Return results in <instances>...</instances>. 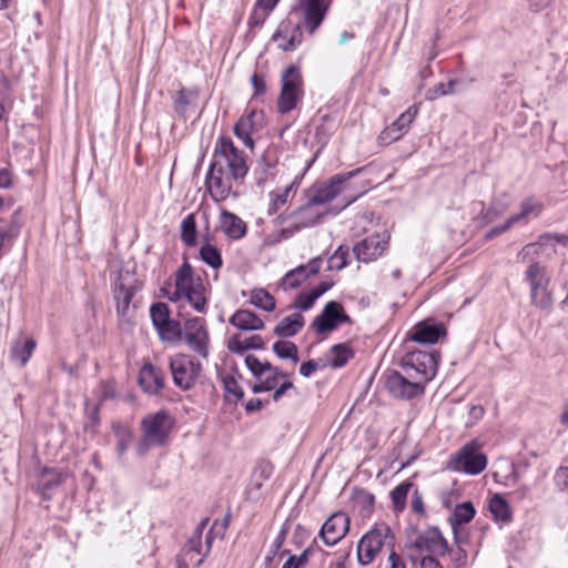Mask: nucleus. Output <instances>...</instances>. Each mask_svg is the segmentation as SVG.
<instances>
[{"mask_svg":"<svg viewBox=\"0 0 568 568\" xmlns=\"http://www.w3.org/2000/svg\"><path fill=\"white\" fill-rule=\"evenodd\" d=\"M489 510L497 521L507 523L511 519V510L507 500L499 494L494 495L489 500Z\"/></svg>","mask_w":568,"mask_h":568,"instance_id":"f704fd0d","label":"nucleus"},{"mask_svg":"<svg viewBox=\"0 0 568 568\" xmlns=\"http://www.w3.org/2000/svg\"><path fill=\"white\" fill-rule=\"evenodd\" d=\"M316 217H317L316 215H313V216L308 217L307 220H300V221H296L294 219L293 223H291L287 227L282 229L280 231V236L282 239L286 240L303 229H307V227H312V226L316 225Z\"/></svg>","mask_w":568,"mask_h":568,"instance_id":"de8ad7c7","label":"nucleus"},{"mask_svg":"<svg viewBox=\"0 0 568 568\" xmlns=\"http://www.w3.org/2000/svg\"><path fill=\"white\" fill-rule=\"evenodd\" d=\"M265 342L260 335H252L246 338H242L241 335H233L229 341V349L232 353L243 354L248 349H263Z\"/></svg>","mask_w":568,"mask_h":568,"instance_id":"c85d7f7f","label":"nucleus"},{"mask_svg":"<svg viewBox=\"0 0 568 568\" xmlns=\"http://www.w3.org/2000/svg\"><path fill=\"white\" fill-rule=\"evenodd\" d=\"M173 424L174 419L165 409L146 415L141 422L142 436L136 447L138 455L144 456L151 447L165 445Z\"/></svg>","mask_w":568,"mask_h":568,"instance_id":"f03ea898","label":"nucleus"},{"mask_svg":"<svg viewBox=\"0 0 568 568\" xmlns=\"http://www.w3.org/2000/svg\"><path fill=\"white\" fill-rule=\"evenodd\" d=\"M36 346L37 343L31 337L24 341H17L10 349V356L12 361L18 362L21 366H24L30 359Z\"/></svg>","mask_w":568,"mask_h":568,"instance_id":"2f4dec72","label":"nucleus"},{"mask_svg":"<svg viewBox=\"0 0 568 568\" xmlns=\"http://www.w3.org/2000/svg\"><path fill=\"white\" fill-rule=\"evenodd\" d=\"M139 384L145 393L156 395L165 386L164 372L160 367L146 363L140 369Z\"/></svg>","mask_w":568,"mask_h":568,"instance_id":"5701e85b","label":"nucleus"},{"mask_svg":"<svg viewBox=\"0 0 568 568\" xmlns=\"http://www.w3.org/2000/svg\"><path fill=\"white\" fill-rule=\"evenodd\" d=\"M385 387L393 397L403 400L417 398L426 389V386L419 381L397 371L388 372L385 375Z\"/></svg>","mask_w":568,"mask_h":568,"instance_id":"f8f14e48","label":"nucleus"},{"mask_svg":"<svg viewBox=\"0 0 568 568\" xmlns=\"http://www.w3.org/2000/svg\"><path fill=\"white\" fill-rule=\"evenodd\" d=\"M446 327L435 318H426L416 323L406 334L405 342L435 344L446 335Z\"/></svg>","mask_w":568,"mask_h":568,"instance_id":"f3484780","label":"nucleus"},{"mask_svg":"<svg viewBox=\"0 0 568 568\" xmlns=\"http://www.w3.org/2000/svg\"><path fill=\"white\" fill-rule=\"evenodd\" d=\"M142 287L139 280L131 273L120 272L113 284V297L115 301L116 314L121 320L131 317L130 307L132 300Z\"/></svg>","mask_w":568,"mask_h":568,"instance_id":"9d476101","label":"nucleus"},{"mask_svg":"<svg viewBox=\"0 0 568 568\" xmlns=\"http://www.w3.org/2000/svg\"><path fill=\"white\" fill-rule=\"evenodd\" d=\"M413 487V483L409 480H405L397 485L390 491V499L393 503V510L395 513H402L406 508V499L410 488Z\"/></svg>","mask_w":568,"mask_h":568,"instance_id":"58836bf2","label":"nucleus"},{"mask_svg":"<svg viewBox=\"0 0 568 568\" xmlns=\"http://www.w3.org/2000/svg\"><path fill=\"white\" fill-rule=\"evenodd\" d=\"M209 521H210V518H207V517L203 518L199 523V525L196 526V528L194 529L192 536L187 539V541H194V544L202 545V536H203L205 528L207 527Z\"/></svg>","mask_w":568,"mask_h":568,"instance_id":"69168bd1","label":"nucleus"},{"mask_svg":"<svg viewBox=\"0 0 568 568\" xmlns=\"http://www.w3.org/2000/svg\"><path fill=\"white\" fill-rule=\"evenodd\" d=\"M251 303L265 312L275 310V298L264 288H255L251 294Z\"/></svg>","mask_w":568,"mask_h":568,"instance_id":"a19ab883","label":"nucleus"},{"mask_svg":"<svg viewBox=\"0 0 568 568\" xmlns=\"http://www.w3.org/2000/svg\"><path fill=\"white\" fill-rule=\"evenodd\" d=\"M273 352L281 359H291L294 363L300 361L297 346L290 341H277L273 344Z\"/></svg>","mask_w":568,"mask_h":568,"instance_id":"79ce46f5","label":"nucleus"},{"mask_svg":"<svg viewBox=\"0 0 568 568\" xmlns=\"http://www.w3.org/2000/svg\"><path fill=\"white\" fill-rule=\"evenodd\" d=\"M245 365L255 378L261 379L263 376L262 362L255 355H247L245 357Z\"/></svg>","mask_w":568,"mask_h":568,"instance_id":"052dcab7","label":"nucleus"},{"mask_svg":"<svg viewBox=\"0 0 568 568\" xmlns=\"http://www.w3.org/2000/svg\"><path fill=\"white\" fill-rule=\"evenodd\" d=\"M257 118H263L262 111L251 110L247 114L242 115L234 125V134L236 136L252 134L261 125Z\"/></svg>","mask_w":568,"mask_h":568,"instance_id":"c756f323","label":"nucleus"},{"mask_svg":"<svg viewBox=\"0 0 568 568\" xmlns=\"http://www.w3.org/2000/svg\"><path fill=\"white\" fill-rule=\"evenodd\" d=\"M313 206H315V205L308 204V201H307L306 204L302 205L293 213V215H292L293 219H295L296 221H300V220H307L308 217L316 215L317 216L316 224L320 223L322 217L324 216V213L314 211Z\"/></svg>","mask_w":568,"mask_h":568,"instance_id":"6e6d98bb","label":"nucleus"},{"mask_svg":"<svg viewBox=\"0 0 568 568\" xmlns=\"http://www.w3.org/2000/svg\"><path fill=\"white\" fill-rule=\"evenodd\" d=\"M155 329L160 339L168 343H176L181 341L183 336V327L181 323L176 320H172L171 317L164 321V324H161Z\"/></svg>","mask_w":568,"mask_h":568,"instance_id":"7c9ffc66","label":"nucleus"},{"mask_svg":"<svg viewBox=\"0 0 568 568\" xmlns=\"http://www.w3.org/2000/svg\"><path fill=\"white\" fill-rule=\"evenodd\" d=\"M295 182L291 183L281 192L273 191L270 193L271 204L268 207V215L275 214L280 210V207L284 206L287 203L290 192L292 191Z\"/></svg>","mask_w":568,"mask_h":568,"instance_id":"a18cd8bd","label":"nucleus"},{"mask_svg":"<svg viewBox=\"0 0 568 568\" xmlns=\"http://www.w3.org/2000/svg\"><path fill=\"white\" fill-rule=\"evenodd\" d=\"M189 104L190 100L187 92L182 88L175 93L173 98L174 110L180 116H185Z\"/></svg>","mask_w":568,"mask_h":568,"instance_id":"4d7b16f0","label":"nucleus"},{"mask_svg":"<svg viewBox=\"0 0 568 568\" xmlns=\"http://www.w3.org/2000/svg\"><path fill=\"white\" fill-rule=\"evenodd\" d=\"M515 223L514 222H510V217H508L505 223L503 224H499V225H496L494 227H491L486 234H485V240L486 241H490L501 234H504L505 232H507L511 226H514Z\"/></svg>","mask_w":568,"mask_h":568,"instance_id":"680f3d73","label":"nucleus"},{"mask_svg":"<svg viewBox=\"0 0 568 568\" xmlns=\"http://www.w3.org/2000/svg\"><path fill=\"white\" fill-rule=\"evenodd\" d=\"M535 211L538 212V205L532 202V200L528 199L525 200L520 205V212L509 216L510 222L517 223H527L528 216L534 213Z\"/></svg>","mask_w":568,"mask_h":568,"instance_id":"864d4df0","label":"nucleus"},{"mask_svg":"<svg viewBox=\"0 0 568 568\" xmlns=\"http://www.w3.org/2000/svg\"><path fill=\"white\" fill-rule=\"evenodd\" d=\"M394 535L386 524L376 525L366 532L357 545V560L359 565H369L385 544H393Z\"/></svg>","mask_w":568,"mask_h":568,"instance_id":"1a4fd4ad","label":"nucleus"},{"mask_svg":"<svg viewBox=\"0 0 568 568\" xmlns=\"http://www.w3.org/2000/svg\"><path fill=\"white\" fill-rule=\"evenodd\" d=\"M222 384L224 398L227 403L237 404L244 398V390L234 374H224L222 376Z\"/></svg>","mask_w":568,"mask_h":568,"instance_id":"72a5a7b5","label":"nucleus"},{"mask_svg":"<svg viewBox=\"0 0 568 568\" xmlns=\"http://www.w3.org/2000/svg\"><path fill=\"white\" fill-rule=\"evenodd\" d=\"M476 510L471 501H464L458 504L452 516V527L454 529L455 540L457 544H462L465 540L458 535L457 526L468 524L475 516Z\"/></svg>","mask_w":568,"mask_h":568,"instance_id":"cd10ccee","label":"nucleus"},{"mask_svg":"<svg viewBox=\"0 0 568 568\" xmlns=\"http://www.w3.org/2000/svg\"><path fill=\"white\" fill-rule=\"evenodd\" d=\"M273 474V467L270 463L258 464L252 474L251 489L258 490L262 488L264 481L270 479Z\"/></svg>","mask_w":568,"mask_h":568,"instance_id":"37998d69","label":"nucleus"},{"mask_svg":"<svg viewBox=\"0 0 568 568\" xmlns=\"http://www.w3.org/2000/svg\"><path fill=\"white\" fill-rule=\"evenodd\" d=\"M412 547L420 552L427 551L429 556H444L448 551V544L437 528L418 536Z\"/></svg>","mask_w":568,"mask_h":568,"instance_id":"4be33fe9","label":"nucleus"},{"mask_svg":"<svg viewBox=\"0 0 568 568\" xmlns=\"http://www.w3.org/2000/svg\"><path fill=\"white\" fill-rule=\"evenodd\" d=\"M389 235L373 234L356 243L353 253L359 262L369 263L379 257L388 246Z\"/></svg>","mask_w":568,"mask_h":568,"instance_id":"6ab92c4d","label":"nucleus"},{"mask_svg":"<svg viewBox=\"0 0 568 568\" xmlns=\"http://www.w3.org/2000/svg\"><path fill=\"white\" fill-rule=\"evenodd\" d=\"M63 483V474L53 467H42L36 484V491L43 500H50L55 489Z\"/></svg>","mask_w":568,"mask_h":568,"instance_id":"b1692460","label":"nucleus"},{"mask_svg":"<svg viewBox=\"0 0 568 568\" xmlns=\"http://www.w3.org/2000/svg\"><path fill=\"white\" fill-rule=\"evenodd\" d=\"M200 258L210 267L217 270L223 265L220 250L210 243H205L200 248Z\"/></svg>","mask_w":568,"mask_h":568,"instance_id":"ea45409f","label":"nucleus"},{"mask_svg":"<svg viewBox=\"0 0 568 568\" xmlns=\"http://www.w3.org/2000/svg\"><path fill=\"white\" fill-rule=\"evenodd\" d=\"M150 317L154 328L164 324V321L170 318V308L164 302L153 303L150 307Z\"/></svg>","mask_w":568,"mask_h":568,"instance_id":"09e8293b","label":"nucleus"},{"mask_svg":"<svg viewBox=\"0 0 568 568\" xmlns=\"http://www.w3.org/2000/svg\"><path fill=\"white\" fill-rule=\"evenodd\" d=\"M554 483L558 490H568V467L560 466L554 475Z\"/></svg>","mask_w":568,"mask_h":568,"instance_id":"bf43d9fd","label":"nucleus"},{"mask_svg":"<svg viewBox=\"0 0 568 568\" xmlns=\"http://www.w3.org/2000/svg\"><path fill=\"white\" fill-rule=\"evenodd\" d=\"M363 170L364 168H358L349 172L333 175L325 183L314 189L313 194L308 197V204L324 205L329 203L344 190L345 183L359 174Z\"/></svg>","mask_w":568,"mask_h":568,"instance_id":"2eb2a0df","label":"nucleus"},{"mask_svg":"<svg viewBox=\"0 0 568 568\" xmlns=\"http://www.w3.org/2000/svg\"><path fill=\"white\" fill-rule=\"evenodd\" d=\"M254 97L263 95L266 92V84L263 74L254 73L251 78Z\"/></svg>","mask_w":568,"mask_h":568,"instance_id":"e2e57ef3","label":"nucleus"},{"mask_svg":"<svg viewBox=\"0 0 568 568\" xmlns=\"http://www.w3.org/2000/svg\"><path fill=\"white\" fill-rule=\"evenodd\" d=\"M526 277L530 284V297L534 305L542 310L551 308L554 300L548 291L550 277L546 267L538 262H532L526 272Z\"/></svg>","mask_w":568,"mask_h":568,"instance_id":"9b49d317","label":"nucleus"},{"mask_svg":"<svg viewBox=\"0 0 568 568\" xmlns=\"http://www.w3.org/2000/svg\"><path fill=\"white\" fill-rule=\"evenodd\" d=\"M294 17L282 20L274 32L272 40L277 44V48L284 52H292L297 49L303 42L302 22L293 21Z\"/></svg>","mask_w":568,"mask_h":568,"instance_id":"dca6fc26","label":"nucleus"},{"mask_svg":"<svg viewBox=\"0 0 568 568\" xmlns=\"http://www.w3.org/2000/svg\"><path fill=\"white\" fill-rule=\"evenodd\" d=\"M406 348L407 351L400 359L403 372L426 386L437 374L439 352L410 349L408 346Z\"/></svg>","mask_w":568,"mask_h":568,"instance_id":"7ed1b4c3","label":"nucleus"},{"mask_svg":"<svg viewBox=\"0 0 568 568\" xmlns=\"http://www.w3.org/2000/svg\"><path fill=\"white\" fill-rule=\"evenodd\" d=\"M197 226L193 213L187 214L181 222V241L187 246L196 245Z\"/></svg>","mask_w":568,"mask_h":568,"instance_id":"4c0bfd02","label":"nucleus"},{"mask_svg":"<svg viewBox=\"0 0 568 568\" xmlns=\"http://www.w3.org/2000/svg\"><path fill=\"white\" fill-rule=\"evenodd\" d=\"M217 526H219V521L215 520L213 523L212 527L210 528V530L206 532V536H205V551H204L206 555L210 554L214 539L217 536H220L219 530H217Z\"/></svg>","mask_w":568,"mask_h":568,"instance_id":"774afa93","label":"nucleus"},{"mask_svg":"<svg viewBox=\"0 0 568 568\" xmlns=\"http://www.w3.org/2000/svg\"><path fill=\"white\" fill-rule=\"evenodd\" d=\"M271 11H266V10H263L261 9L260 7H257L255 4V8L253 10V12L251 13L250 18H248V26L251 28H260L264 24L267 16L270 14Z\"/></svg>","mask_w":568,"mask_h":568,"instance_id":"13d9d810","label":"nucleus"},{"mask_svg":"<svg viewBox=\"0 0 568 568\" xmlns=\"http://www.w3.org/2000/svg\"><path fill=\"white\" fill-rule=\"evenodd\" d=\"M349 248L346 245H339L337 250L327 260L329 271H341L348 264Z\"/></svg>","mask_w":568,"mask_h":568,"instance_id":"c03bdc74","label":"nucleus"},{"mask_svg":"<svg viewBox=\"0 0 568 568\" xmlns=\"http://www.w3.org/2000/svg\"><path fill=\"white\" fill-rule=\"evenodd\" d=\"M230 324L241 331H261L264 328L263 320L250 310H237L229 320Z\"/></svg>","mask_w":568,"mask_h":568,"instance_id":"393cba45","label":"nucleus"},{"mask_svg":"<svg viewBox=\"0 0 568 568\" xmlns=\"http://www.w3.org/2000/svg\"><path fill=\"white\" fill-rule=\"evenodd\" d=\"M305 318L301 313H293L282 318L274 327V334L282 338L297 335L304 327Z\"/></svg>","mask_w":568,"mask_h":568,"instance_id":"a878e982","label":"nucleus"},{"mask_svg":"<svg viewBox=\"0 0 568 568\" xmlns=\"http://www.w3.org/2000/svg\"><path fill=\"white\" fill-rule=\"evenodd\" d=\"M174 286H179L184 300L199 313H206L207 298L200 277H194L191 264L185 261L175 272Z\"/></svg>","mask_w":568,"mask_h":568,"instance_id":"20e7f679","label":"nucleus"},{"mask_svg":"<svg viewBox=\"0 0 568 568\" xmlns=\"http://www.w3.org/2000/svg\"><path fill=\"white\" fill-rule=\"evenodd\" d=\"M331 7V0H297L291 7L290 17L298 19L304 30L313 36L323 24Z\"/></svg>","mask_w":568,"mask_h":568,"instance_id":"0eeeda50","label":"nucleus"},{"mask_svg":"<svg viewBox=\"0 0 568 568\" xmlns=\"http://www.w3.org/2000/svg\"><path fill=\"white\" fill-rule=\"evenodd\" d=\"M303 97V77L300 67L288 65L281 75V92L277 100V110L286 114L296 108Z\"/></svg>","mask_w":568,"mask_h":568,"instance_id":"423d86ee","label":"nucleus"},{"mask_svg":"<svg viewBox=\"0 0 568 568\" xmlns=\"http://www.w3.org/2000/svg\"><path fill=\"white\" fill-rule=\"evenodd\" d=\"M417 113V105L409 106L388 126V132L397 131V136H403L408 131Z\"/></svg>","mask_w":568,"mask_h":568,"instance_id":"e433bc0d","label":"nucleus"},{"mask_svg":"<svg viewBox=\"0 0 568 568\" xmlns=\"http://www.w3.org/2000/svg\"><path fill=\"white\" fill-rule=\"evenodd\" d=\"M481 444L474 439L466 443L455 455L450 457L448 468L453 471L467 475L483 473L488 464L486 454L480 452Z\"/></svg>","mask_w":568,"mask_h":568,"instance_id":"39448f33","label":"nucleus"},{"mask_svg":"<svg viewBox=\"0 0 568 568\" xmlns=\"http://www.w3.org/2000/svg\"><path fill=\"white\" fill-rule=\"evenodd\" d=\"M457 80H449L448 82H439L433 89L427 91V99L435 100L440 97L453 94L456 91Z\"/></svg>","mask_w":568,"mask_h":568,"instance_id":"603ef678","label":"nucleus"},{"mask_svg":"<svg viewBox=\"0 0 568 568\" xmlns=\"http://www.w3.org/2000/svg\"><path fill=\"white\" fill-rule=\"evenodd\" d=\"M552 240L551 233H545L539 236L536 243H529L525 245L517 254V261L525 262L530 255L538 254V246L547 245Z\"/></svg>","mask_w":568,"mask_h":568,"instance_id":"49530a36","label":"nucleus"},{"mask_svg":"<svg viewBox=\"0 0 568 568\" xmlns=\"http://www.w3.org/2000/svg\"><path fill=\"white\" fill-rule=\"evenodd\" d=\"M113 429L115 432V435L118 436L116 453L121 457L128 450L133 439V435L131 430L121 425L114 426Z\"/></svg>","mask_w":568,"mask_h":568,"instance_id":"3c124183","label":"nucleus"},{"mask_svg":"<svg viewBox=\"0 0 568 568\" xmlns=\"http://www.w3.org/2000/svg\"><path fill=\"white\" fill-rule=\"evenodd\" d=\"M169 367L174 385L184 392L195 386L202 372V364L193 356L184 353L171 356Z\"/></svg>","mask_w":568,"mask_h":568,"instance_id":"6e6552de","label":"nucleus"},{"mask_svg":"<svg viewBox=\"0 0 568 568\" xmlns=\"http://www.w3.org/2000/svg\"><path fill=\"white\" fill-rule=\"evenodd\" d=\"M329 366L333 368L344 367L354 356L355 352L348 343L335 344L329 349Z\"/></svg>","mask_w":568,"mask_h":568,"instance_id":"473e14b6","label":"nucleus"},{"mask_svg":"<svg viewBox=\"0 0 568 568\" xmlns=\"http://www.w3.org/2000/svg\"><path fill=\"white\" fill-rule=\"evenodd\" d=\"M351 323L352 318L346 314L343 305L339 302L329 301L314 318L311 326L317 334H325L335 331L342 324Z\"/></svg>","mask_w":568,"mask_h":568,"instance_id":"4468645a","label":"nucleus"},{"mask_svg":"<svg viewBox=\"0 0 568 568\" xmlns=\"http://www.w3.org/2000/svg\"><path fill=\"white\" fill-rule=\"evenodd\" d=\"M322 266V258L314 257L307 264H301L297 267L288 271L282 278V286L284 290H295L307 281L311 276L316 275Z\"/></svg>","mask_w":568,"mask_h":568,"instance_id":"412c9836","label":"nucleus"},{"mask_svg":"<svg viewBox=\"0 0 568 568\" xmlns=\"http://www.w3.org/2000/svg\"><path fill=\"white\" fill-rule=\"evenodd\" d=\"M506 211V205L498 203L497 201H493L487 209H483L478 219L484 224L493 223L499 216L504 214Z\"/></svg>","mask_w":568,"mask_h":568,"instance_id":"8fccbe9b","label":"nucleus"},{"mask_svg":"<svg viewBox=\"0 0 568 568\" xmlns=\"http://www.w3.org/2000/svg\"><path fill=\"white\" fill-rule=\"evenodd\" d=\"M450 558L455 568H462L466 565L467 552L462 547H458L450 552Z\"/></svg>","mask_w":568,"mask_h":568,"instance_id":"338daca9","label":"nucleus"},{"mask_svg":"<svg viewBox=\"0 0 568 568\" xmlns=\"http://www.w3.org/2000/svg\"><path fill=\"white\" fill-rule=\"evenodd\" d=\"M410 507H412V510L416 514H419V515L425 514L423 494L418 489H415L412 495Z\"/></svg>","mask_w":568,"mask_h":568,"instance_id":"0e129e2a","label":"nucleus"},{"mask_svg":"<svg viewBox=\"0 0 568 568\" xmlns=\"http://www.w3.org/2000/svg\"><path fill=\"white\" fill-rule=\"evenodd\" d=\"M182 339L203 358L210 355V335L204 318L193 317L184 323Z\"/></svg>","mask_w":568,"mask_h":568,"instance_id":"ddd939ff","label":"nucleus"},{"mask_svg":"<svg viewBox=\"0 0 568 568\" xmlns=\"http://www.w3.org/2000/svg\"><path fill=\"white\" fill-rule=\"evenodd\" d=\"M349 523L347 514L336 511L323 524L318 537L326 546H334L346 536L349 530Z\"/></svg>","mask_w":568,"mask_h":568,"instance_id":"a211bd4d","label":"nucleus"},{"mask_svg":"<svg viewBox=\"0 0 568 568\" xmlns=\"http://www.w3.org/2000/svg\"><path fill=\"white\" fill-rule=\"evenodd\" d=\"M222 230L229 239L240 240L246 234V223L229 211H222L221 213Z\"/></svg>","mask_w":568,"mask_h":568,"instance_id":"bb28decb","label":"nucleus"},{"mask_svg":"<svg viewBox=\"0 0 568 568\" xmlns=\"http://www.w3.org/2000/svg\"><path fill=\"white\" fill-rule=\"evenodd\" d=\"M248 173L244 153L231 138L221 135L214 145L212 160L205 175V185L212 200L225 201L233 189V181L243 180Z\"/></svg>","mask_w":568,"mask_h":568,"instance_id":"f257e3e1","label":"nucleus"},{"mask_svg":"<svg viewBox=\"0 0 568 568\" xmlns=\"http://www.w3.org/2000/svg\"><path fill=\"white\" fill-rule=\"evenodd\" d=\"M178 555H180L185 559L186 562L193 565L194 567H200L207 556L203 551V546L194 544V541H186Z\"/></svg>","mask_w":568,"mask_h":568,"instance_id":"c9c22d12","label":"nucleus"},{"mask_svg":"<svg viewBox=\"0 0 568 568\" xmlns=\"http://www.w3.org/2000/svg\"><path fill=\"white\" fill-rule=\"evenodd\" d=\"M278 164V151L274 145H270L258 158L256 166L253 171L255 183L262 187L267 181L273 180L276 175Z\"/></svg>","mask_w":568,"mask_h":568,"instance_id":"aec40b11","label":"nucleus"},{"mask_svg":"<svg viewBox=\"0 0 568 568\" xmlns=\"http://www.w3.org/2000/svg\"><path fill=\"white\" fill-rule=\"evenodd\" d=\"M316 296L312 293L311 290L301 292L297 294L295 302L290 308L300 310V311H308L313 307Z\"/></svg>","mask_w":568,"mask_h":568,"instance_id":"5fc2aeb1","label":"nucleus"}]
</instances>
